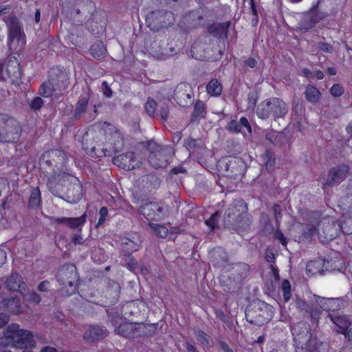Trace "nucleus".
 I'll return each mask as SVG.
<instances>
[{"label":"nucleus","mask_w":352,"mask_h":352,"mask_svg":"<svg viewBox=\"0 0 352 352\" xmlns=\"http://www.w3.org/2000/svg\"><path fill=\"white\" fill-rule=\"evenodd\" d=\"M67 157L65 153L59 149H52L45 152L40 161V166L47 174L54 175L47 181V185L49 190L55 195H58L59 188L56 186L59 184L55 182V176L57 175L58 181L65 178L67 174L64 171L66 169Z\"/></svg>","instance_id":"1"},{"label":"nucleus","mask_w":352,"mask_h":352,"mask_svg":"<svg viewBox=\"0 0 352 352\" xmlns=\"http://www.w3.org/2000/svg\"><path fill=\"white\" fill-rule=\"evenodd\" d=\"M0 346L19 349H32L36 346V341L32 332L12 323L5 329L3 336L0 338Z\"/></svg>","instance_id":"2"},{"label":"nucleus","mask_w":352,"mask_h":352,"mask_svg":"<svg viewBox=\"0 0 352 352\" xmlns=\"http://www.w3.org/2000/svg\"><path fill=\"white\" fill-rule=\"evenodd\" d=\"M288 113L287 103L280 98L273 97L261 102L257 107L256 115L263 120L272 117L274 120L284 118Z\"/></svg>","instance_id":"3"},{"label":"nucleus","mask_w":352,"mask_h":352,"mask_svg":"<svg viewBox=\"0 0 352 352\" xmlns=\"http://www.w3.org/2000/svg\"><path fill=\"white\" fill-rule=\"evenodd\" d=\"M56 279L62 295L69 296L74 294L79 280L76 266L73 264L62 266L56 274Z\"/></svg>","instance_id":"4"},{"label":"nucleus","mask_w":352,"mask_h":352,"mask_svg":"<svg viewBox=\"0 0 352 352\" xmlns=\"http://www.w3.org/2000/svg\"><path fill=\"white\" fill-rule=\"evenodd\" d=\"M247 321L256 326L268 323L272 318V307L261 300H254L245 309Z\"/></svg>","instance_id":"5"},{"label":"nucleus","mask_w":352,"mask_h":352,"mask_svg":"<svg viewBox=\"0 0 352 352\" xmlns=\"http://www.w3.org/2000/svg\"><path fill=\"white\" fill-rule=\"evenodd\" d=\"M22 129L13 118L0 115V143H14L19 140Z\"/></svg>","instance_id":"6"},{"label":"nucleus","mask_w":352,"mask_h":352,"mask_svg":"<svg viewBox=\"0 0 352 352\" xmlns=\"http://www.w3.org/2000/svg\"><path fill=\"white\" fill-rule=\"evenodd\" d=\"M145 147L149 152L148 160L153 167L159 168L167 166L170 154V149L168 147L162 146L153 140L147 141Z\"/></svg>","instance_id":"7"},{"label":"nucleus","mask_w":352,"mask_h":352,"mask_svg":"<svg viewBox=\"0 0 352 352\" xmlns=\"http://www.w3.org/2000/svg\"><path fill=\"white\" fill-rule=\"evenodd\" d=\"M294 341L296 344L306 342L304 349L306 352H314L316 349L315 343L311 340L310 325L305 322H300L292 328Z\"/></svg>","instance_id":"8"},{"label":"nucleus","mask_w":352,"mask_h":352,"mask_svg":"<svg viewBox=\"0 0 352 352\" xmlns=\"http://www.w3.org/2000/svg\"><path fill=\"white\" fill-rule=\"evenodd\" d=\"M248 211V206L243 199L234 200L227 208L225 212L223 218V226L226 228H230L233 226L240 217Z\"/></svg>","instance_id":"9"},{"label":"nucleus","mask_w":352,"mask_h":352,"mask_svg":"<svg viewBox=\"0 0 352 352\" xmlns=\"http://www.w3.org/2000/svg\"><path fill=\"white\" fill-rule=\"evenodd\" d=\"M320 1L314 6L308 12H305L300 21V28L308 31L315 27L316 24L328 16L327 12L319 10Z\"/></svg>","instance_id":"10"},{"label":"nucleus","mask_w":352,"mask_h":352,"mask_svg":"<svg viewBox=\"0 0 352 352\" xmlns=\"http://www.w3.org/2000/svg\"><path fill=\"white\" fill-rule=\"evenodd\" d=\"M92 131H99L100 134L105 135L107 134H112L114 133V138H117V141L113 143V148L116 152L120 151L124 148V140L122 135L116 127L106 122H100L91 126Z\"/></svg>","instance_id":"11"},{"label":"nucleus","mask_w":352,"mask_h":352,"mask_svg":"<svg viewBox=\"0 0 352 352\" xmlns=\"http://www.w3.org/2000/svg\"><path fill=\"white\" fill-rule=\"evenodd\" d=\"M351 168L346 164H340L331 168L327 174L324 186H333L339 185L349 175Z\"/></svg>","instance_id":"12"},{"label":"nucleus","mask_w":352,"mask_h":352,"mask_svg":"<svg viewBox=\"0 0 352 352\" xmlns=\"http://www.w3.org/2000/svg\"><path fill=\"white\" fill-rule=\"evenodd\" d=\"M23 36L19 21L16 18H11L9 24V48L16 50L18 47H23L25 45Z\"/></svg>","instance_id":"13"},{"label":"nucleus","mask_w":352,"mask_h":352,"mask_svg":"<svg viewBox=\"0 0 352 352\" xmlns=\"http://www.w3.org/2000/svg\"><path fill=\"white\" fill-rule=\"evenodd\" d=\"M174 99L183 107H190L194 101V92L192 87L186 83H181L176 87Z\"/></svg>","instance_id":"14"},{"label":"nucleus","mask_w":352,"mask_h":352,"mask_svg":"<svg viewBox=\"0 0 352 352\" xmlns=\"http://www.w3.org/2000/svg\"><path fill=\"white\" fill-rule=\"evenodd\" d=\"M223 174L227 177H236L241 175L244 170L245 163L241 158H230L223 160L220 165Z\"/></svg>","instance_id":"15"},{"label":"nucleus","mask_w":352,"mask_h":352,"mask_svg":"<svg viewBox=\"0 0 352 352\" xmlns=\"http://www.w3.org/2000/svg\"><path fill=\"white\" fill-rule=\"evenodd\" d=\"M64 182H69L67 189L65 192L67 201L72 204L78 202L82 196V188L77 178L70 175H65Z\"/></svg>","instance_id":"16"},{"label":"nucleus","mask_w":352,"mask_h":352,"mask_svg":"<svg viewBox=\"0 0 352 352\" xmlns=\"http://www.w3.org/2000/svg\"><path fill=\"white\" fill-rule=\"evenodd\" d=\"M139 212L148 220L157 221L162 219L165 213L164 208L155 202H147L140 207Z\"/></svg>","instance_id":"17"},{"label":"nucleus","mask_w":352,"mask_h":352,"mask_svg":"<svg viewBox=\"0 0 352 352\" xmlns=\"http://www.w3.org/2000/svg\"><path fill=\"white\" fill-rule=\"evenodd\" d=\"M115 165L124 170H133L140 166V162L133 152H127L113 158Z\"/></svg>","instance_id":"18"},{"label":"nucleus","mask_w":352,"mask_h":352,"mask_svg":"<svg viewBox=\"0 0 352 352\" xmlns=\"http://www.w3.org/2000/svg\"><path fill=\"white\" fill-rule=\"evenodd\" d=\"M172 15L171 12L157 10L149 13L146 19L147 26L152 31H159L160 28L166 27V22L164 19L166 16Z\"/></svg>","instance_id":"19"},{"label":"nucleus","mask_w":352,"mask_h":352,"mask_svg":"<svg viewBox=\"0 0 352 352\" xmlns=\"http://www.w3.org/2000/svg\"><path fill=\"white\" fill-rule=\"evenodd\" d=\"M142 324L123 322L115 329V332L122 337L133 338L142 335Z\"/></svg>","instance_id":"20"},{"label":"nucleus","mask_w":352,"mask_h":352,"mask_svg":"<svg viewBox=\"0 0 352 352\" xmlns=\"http://www.w3.org/2000/svg\"><path fill=\"white\" fill-rule=\"evenodd\" d=\"M50 79L55 85L56 89L59 91L65 89L69 85L67 73L63 69H52L50 74Z\"/></svg>","instance_id":"21"},{"label":"nucleus","mask_w":352,"mask_h":352,"mask_svg":"<svg viewBox=\"0 0 352 352\" xmlns=\"http://www.w3.org/2000/svg\"><path fill=\"white\" fill-rule=\"evenodd\" d=\"M210 258L212 265L217 268L225 267L229 262L228 253L221 247L215 248L211 250Z\"/></svg>","instance_id":"22"},{"label":"nucleus","mask_w":352,"mask_h":352,"mask_svg":"<svg viewBox=\"0 0 352 352\" xmlns=\"http://www.w3.org/2000/svg\"><path fill=\"white\" fill-rule=\"evenodd\" d=\"M314 299L322 310L333 311L340 309L343 307V302L340 298H326L317 295H314Z\"/></svg>","instance_id":"23"},{"label":"nucleus","mask_w":352,"mask_h":352,"mask_svg":"<svg viewBox=\"0 0 352 352\" xmlns=\"http://www.w3.org/2000/svg\"><path fill=\"white\" fill-rule=\"evenodd\" d=\"M334 226L335 223L333 221L330 222L329 221H327L326 219H324L320 221L318 228L319 238L321 239L323 234L324 241L332 240L335 235L333 233Z\"/></svg>","instance_id":"24"},{"label":"nucleus","mask_w":352,"mask_h":352,"mask_svg":"<svg viewBox=\"0 0 352 352\" xmlns=\"http://www.w3.org/2000/svg\"><path fill=\"white\" fill-rule=\"evenodd\" d=\"M6 288L10 291L21 292L25 289V283L22 277L17 273L12 274L7 279Z\"/></svg>","instance_id":"25"},{"label":"nucleus","mask_w":352,"mask_h":352,"mask_svg":"<svg viewBox=\"0 0 352 352\" xmlns=\"http://www.w3.org/2000/svg\"><path fill=\"white\" fill-rule=\"evenodd\" d=\"M329 316L331 320L338 327L337 331L346 334V331L351 325L349 317L344 315H338L337 314H329Z\"/></svg>","instance_id":"26"},{"label":"nucleus","mask_w":352,"mask_h":352,"mask_svg":"<svg viewBox=\"0 0 352 352\" xmlns=\"http://www.w3.org/2000/svg\"><path fill=\"white\" fill-rule=\"evenodd\" d=\"M251 223V219L246 212L239 218L236 221L234 222L233 226L228 228V230H232L239 234H242L243 232L250 229Z\"/></svg>","instance_id":"27"},{"label":"nucleus","mask_w":352,"mask_h":352,"mask_svg":"<svg viewBox=\"0 0 352 352\" xmlns=\"http://www.w3.org/2000/svg\"><path fill=\"white\" fill-rule=\"evenodd\" d=\"M232 269L234 280L237 283H240L245 278L248 276L250 270L249 265L245 263H236Z\"/></svg>","instance_id":"28"},{"label":"nucleus","mask_w":352,"mask_h":352,"mask_svg":"<svg viewBox=\"0 0 352 352\" xmlns=\"http://www.w3.org/2000/svg\"><path fill=\"white\" fill-rule=\"evenodd\" d=\"M206 115V104L201 100H198L194 105L193 111L190 115V122H199L205 118Z\"/></svg>","instance_id":"29"},{"label":"nucleus","mask_w":352,"mask_h":352,"mask_svg":"<svg viewBox=\"0 0 352 352\" xmlns=\"http://www.w3.org/2000/svg\"><path fill=\"white\" fill-rule=\"evenodd\" d=\"M89 52L94 58L96 59H102L107 55V50L103 42L100 40H96L94 42L89 48Z\"/></svg>","instance_id":"30"},{"label":"nucleus","mask_w":352,"mask_h":352,"mask_svg":"<svg viewBox=\"0 0 352 352\" xmlns=\"http://www.w3.org/2000/svg\"><path fill=\"white\" fill-rule=\"evenodd\" d=\"M265 138L267 141L274 146H280L285 140V137L283 133L274 130L267 131L265 133Z\"/></svg>","instance_id":"31"},{"label":"nucleus","mask_w":352,"mask_h":352,"mask_svg":"<svg viewBox=\"0 0 352 352\" xmlns=\"http://www.w3.org/2000/svg\"><path fill=\"white\" fill-rule=\"evenodd\" d=\"M230 22L227 21L221 23H216L209 25L208 30L214 36H221L222 35H227L228 28H230Z\"/></svg>","instance_id":"32"},{"label":"nucleus","mask_w":352,"mask_h":352,"mask_svg":"<svg viewBox=\"0 0 352 352\" xmlns=\"http://www.w3.org/2000/svg\"><path fill=\"white\" fill-rule=\"evenodd\" d=\"M261 157L265 164L266 170L268 172L272 171L276 165V157L274 153L270 149H266L261 155Z\"/></svg>","instance_id":"33"},{"label":"nucleus","mask_w":352,"mask_h":352,"mask_svg":"<svg viewBox=\"0 0 352 352\" xmlns=\"http://www.w3.org/2000/svg\"><path fill=\"white\" fill-rule=\"evenodd\" d=\"M305 96L308 102L316 104L319 101L321 94L318 88L308 85L305 87Z\"/></svg>","instance_id":"34"},{"label":"nucleus","mask_w":352,"mask_h":352,"mask_svg":"<svg viewBox=\"0 0 352 352\" xmlns=\"http://www.w3.org/2000/svg\"><path fill=\"white\" fill-rule=\"evenodd\" d=\"M6 309L14 314H18L22 312L21 300L17 297H13L8 299L5 304Z\"/></svg>","instance_id":"35"},{"label":"nucleus","mask_w":352,"mask_h":352,"mask_svg":"<svg viewBox=\"0 0 352 352\" xmlns=\"http://www.w3.org/2000/svg\"><path fill=\"white\" fill-rule=\"evenodd\" d=\"M206 90L209 95L212 96H219L222 92V85L217 79H212L206 86Z\"/></svg>","instance_id":"36"},{"label":"nucleus","mask_w":352,"mask_h":352,"mask_svg":"<svg viewBox=\"0 0 352 352\" xmlns=\"http://www.w3.org/2000/svg\"><path fill=\"white\" fill-rule=\"evenodd\" d=\"M324 265V261L322 260L311 261L307 263L306 266V272L307 274H322L324 271L322 267Z\"/></svg>","instance_id":"37"},{"label":"nucleus","mask_w":352,"mask_h":352,"mask_svg":"<svg viewBox=\"0 0 352 352\" xmlns=\"http://www.w3.org/2000/svg\"><path fill=\"white\" fill-rule=\"evenodd\" d=\"M107 329L98 325L89 326V339H102L107 336Z\"/></svg>","instance_id":"38"},{"label":"nucleus","mask_w":352,"mask_h":352,"mask_svg":"<svg viewBox=\"0 0 352 352\" xmlns=\"http://www.w3.org/2000/svg\"><path fill=\"white\" fill-rule=\"evenodd\" d=\"M322 311V307L317 302L316 304L311 303L305 317L310 318L312 322H318Z\"/></svg>","instance_id":"39"},{"label":"nucleus","mask_w":352,"mask_h":352,"mask_svg":"<svg viewBox=\"0 0 352 352\" xmlns=\"http://www.w3.org/2000/svg\"><path fill=\"white\" fill-rule=\"evenodd\" d=\"M157 107H159V104H157L152 98H148L145 103V110L146 113L152 118L158 117V111Z\"/></svg>","instance_id":"40"},{"label":"nucleus","mask_w":352,"mask_h":352,"mask_svg":"<svg viewBox=\"0 0 352 352\" xmlns=\"http://www.w3.org/2000/svg\"><path fill=\"white\" fill-rule=\"evenodd\" d=\"M57 90L55 87V85L52 83L51 80H49L47 82H43L40 87V94L43 97H50L52 95V94Z\"/></svg>","instance_id":"41"},{"label":"nucleus","mask_w":352,"mask_h":352,"mask_svg":"<svg viewBox=\"0 0 352 352\" xmlns=\"http://www.w3.org/2000/svg\"><path fill=\"white\" fill-rule=\"evenodd\" d=\"M148 225L155 234L160 238H166L169 233V230L163 225L154 223H149Z\"/></svg>","instance_id":"42"},{"label":"nucleus","mask_w":352,"mask_h":352,"mask_svg":"<svg viewBox=\"0 0 352 352\" xmlns=\"http://www.w3.org/2000/svg\"><path fill=\"white\" fill-rule=\"evenodd\" d=\"M124 245V253H131V252H135L140 249V241L138 239L136 241L126 238L125 241L122 242Z\"/></svg>","instance_id":"43"},{"label":"nucleus","mask_w":352,"mask_h":352,"mask_svg":"<svg viewBox=\"0 0 352 352\" xmlns=\"http://www.w3.org/2000/svg\"><path fill=\"white\" fill-rule=\"evenodd\" d=\"M197 340L203 346H211L212 340L210 336L202 330L195 331Z\"/></svg>","instance_id":"44"},{"label":"nucleus","mask_w":352,"mask_h":352,"mask_svg":"<svg viewBox=\"0 0 352 352\" xmlns=\"http://www.w3.org/2000/svg\"><path fill=\"white\" fill-rule=\"evenodd\" d=\"M124 258L122 261V265L126 266L129 270L135 272L139 265L135 259L131 256V253H124Z\"/></svg>","instance_id":"45"},{"label":"nucleus","mask_w":352,"mask_h":352,"mask_svg":"<svg viewBox=\"0 0 352 352\" xmlns=\"http://www.w3.org/2000/svg\"><path fill=\"white\" fill-rule=\"evenodd\" d=\"M184 145L189 151H191L196 148H201L202 146V141L201 139L188 138L184 140Z\"/></svg>","instance_id":"46"},{"label":"nucleus","mask_w":352,"mask_h":352,"mask_svg":"<svg viewBox=\"0 0 352 352\" xmlns=\"http://www.w3.org/2000/svg\"><path fill=\"white\" fill-rule=\"evenodd\" d=\"M158 111V117L163 121H166L169 115V104L167 102H163L159 104V107L157 109Z\"/></svg>","instance_id":"47"},{"label":"nucleus","mask_w":352,"mask_h":352,"mask_svg":"<svg viewBox=\"0 0 352 352\" xmlns=\"http://www.w3.org/2000/svg\"><path fill=\"white\" fill-rule=\"evenodd\" d=\"M86 222V214H84L82 216L77 218H69L68 226L70 228L76 229L78 227L82 226Z\"/></svg>","instance_id":"48"},{"label":"nucleus","mask_w":352,"mask_h":352,"mask_svg":"<svg viewBox=\"0 0 352 352\" xmlns=\"http://www.w3.org/2000/svg\"><path fill=\"white\" fill-rule=\"evenodd\" d=\"M41 202V193L38 188H34L31 192L30 199H29V205L31 207L35 208L38 207Z\"/></svg>","instance_id":"49"},{"label":"nucleus","mask_w":352,"mask_h":352,"mask_svg":"<svg viewBox=\"0 0 352 352\" xmlns=\"http://www.w3.org/2000/svg\"><path fill=\"white\" fill-rule=\"evenodd\" d=\"M105 258L104 250L100 248H94L91 252V258L94 262L100 263L105 260Z\"/></svg>","instance_id":"50"},{"label":"nucleus","mask_w":352,"mask_h":352,"mask_svg":"<svg viewBox=\"0 0 352 352\" xmlns=\"http://www.w3.org/2000/svg\"><path fill=\"white\" fill-rule=\"evenodd\" d=\"M283 298L285 302H287L291 298V285L288 280L284 279L281 284Z\"/></svg>","instance_id":"51"},{"label":"nucleus","mask_w":352,"mask_h":352,"mask_svg":"<svg viewBox=\"0 0 352 352\" xmlns=\"http://www.w3.org/2000/svg\"><path fill=\"white\" fill-rule=\"evenodd\" d=\"M6 71L10 76H13L17 78L20 75L19 65L16 62H9L7 65Z\"/></svg>","instance_id":"52"},{"label":"nucleus","mask_w":352,"mask_h":352,"mask_svg":"<svg viewBox=\"0 0 352 352\" xmlns=\"http://www.w3.org/2000/svg\"><path fill=\"white\" fill-rule=\"evenodd\" d=\"M88 100L85 98H80L76 105V116H80L81 113L87 110Z\"/></svg>","instance_id":"53"},{"label":"nucleus","mask_w":352,"mask_h":352,"mask_svg":"<svg viewBox=\"0 0 352 352\" xmlns=\"http://www.w3.org/2000/svg\"><path fill=\"white\" fill-rule=\"evenodd\" d=\"M272 210L273 211V213H274V219H275V221H276V227H279L280 226V220L282 219V208H281V206L278 204H275L273 205L272 208Z\"/></svg>","instance_id":"54"},{"label":"nucleus","mask_w":352,"mask_h":352,"mask_svg":"<svg viewBox=\"0 0 352 352\" xmlns=\"http://www.w3.org/2000/svg\"><path fill=\"white\" fill-rule=\"evenodd\" d=\"M316 228L314 225H307L303 229L302 235L305 239L309 240L316 233Z\"/></svg>","instance_id":"55"},{"label":"nucleus","mask_w":352,"mask_h":352,"mask_svg":"<svg viewBox=\"0 0 352 352\" xmlns=\"http://www.w3.org/2000/svg\"><path fill=\"white\" fill-rule=\"evenodd\" d=\"M24 298L30 302H34L36 304H38L41 300V296L35 292H27L24 294Z\"/></svg>","instance_id":"56"},{"label":"nucleus","mask_w":352,"mask_h":352,"mask_svg":"<svg viewBox=\"0 0 352 352\" xmlns=\"http://www.w3.org/2000/svg\"><path fill=\"white\" fill-rule=\"evenodd\" d=\"M310 307L311 304L307 303L305 300L299 299L296 301V307L300 311L303 312L304 316L307 315Z\"/></svg>","instance_id":"57"},{"label":"nucleus","mask_w":352,"mask_h":352,"mask_svg":"<svg viewBox=\"0 0 352 352\" xmlns=\"http://www.w3.org/2000/svg\"><path fill=\"white\" fill-rule=\"evenodd\" d=\"M274 228L271 221L267 219L262 229L264 235L267 236L273 233Z\"/></svg>","instance_id":"58"},{"label":"nucleus","mask_w":352,"mask_h":352,"mask_svg":"<svg viewBox=\"0 0 352 352\" xmlns=\"http://www.w3.org/2000/svg\"><path fill=\"white\" fill-rule=\"evenodd\" d=\"M43 100L41 97L37 96L30 101V106L32 109L38 110L43 107Z\"/></svg>","instance_id":"59"},{"label":"nucleus","mask_w":352,"mask_h":352,"mask_svg":"<svg viewBox=\"0 0 352 352\" xmlns=\"http://www.w3.org/2000/svg\"><path fill=\"white\" fill-rule=\"evenodd\" d=\"M228 130L231 132L239 133L241 132V126L239 121L236 120H231L228 125Z\"/></svg>","instance_id":"60"},{"label":"nucleus","mask_w":352,"mask_h":352,"mask_svg":"<svg viewBox=\"0 0 352 352\" xmlns=\"http://www.w3.org/2000/svg\"><path fill=\"white\" fill-rule=\"evenodd\" d=\"M257 100H258V96H257L256 93H255V92L249 93L248 96V109L254 108V107L256 106V104L257 102Z\"/></svg>","instance_id":"61"},{"label":"nucleus","mask_w":352,"mask_h":352,"mask_svg":"<svg viewBox=\"0 0 352 352\" xmlns=\"http://www.w3.org/2000/svg\"><path fill=\"white\" fill-rule=\"evenodd\" d=\"M109 295H113L114 300H116L120 293V287L117 283H113L111 289L108 290Z\"/></svg>","instance_id":"62"},{"label":"nucleus","mask_w":352,"mask_h":352,"mask_svg":"<svg viewBox=\"0 0 352 352\" xmlns=\"http://www.w3.org/2000/svg\"><path fill=\"white\" fill-rule=\"evenodd\" d=\"M330 92L334 97H340L344 93L343 87L339 84H334L330 89Z\"/></svg>","instance_id":"63"},{"label":"nucleus","mask_w":352,"mask_h":352,"mask_svg":"<svg viewBox=\"0 0 352 352\" xmlns=\"http://www.w3.org/2000/svg\"><path fill=\"white\" fill-rule=\"evenodd\" d=\"M317 47L319 50L327 53H332L333 51V47L325 42L318 43Z\"/></svg>","instance_id":"64"}]
</instances>
